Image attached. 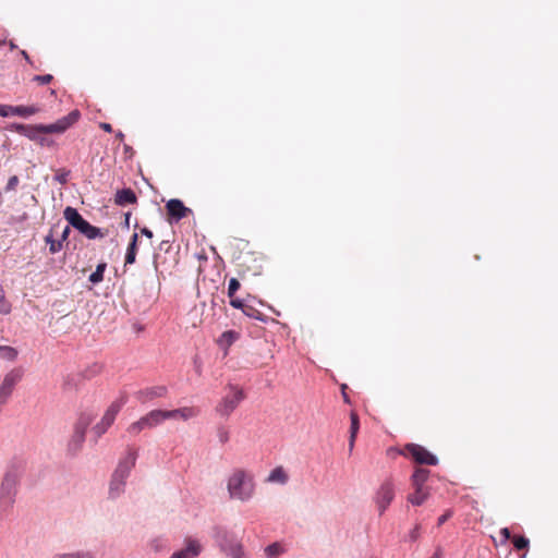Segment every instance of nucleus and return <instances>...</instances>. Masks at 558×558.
Here are the masks:
<instances>
[{
	"mask_svg": "<svg viewBox=\"0 0 558 558\" xmlns=\"http://www.w3.org/2000/svg\"><path fill=\"white\" fill-rule=\"evenodd\" d=\"M81 114L78 110L71 111L68 116L62 117L58 121L51 124H37V125H27L22 123H12L9 125V130L12 132H16L20 135L27 137L31 141H39V135L57 133H64L70 126L75 124Z\"/></svg>",
	"mask_w": 558,
	"mask_h": 558,
	"instance_id": "nucleus-1",
	"label": "nucleus"
},
{
	"mask_svg": "<svg viewBox=\"0 0 558 558\" xmlns=\"http://www.w3.org/2000/svg\"><path fill=\"white\" fill-rule=\"evenodd\" d=\"M229 497L239 501L250 500L255 493L253 474L241 468L233 469L227 480Z\"/></svg>",
	"mask_w": 558,
	"mask_h": 558,
	"instance_id": "nucleus-2",
	"label": "nucleus"
},
{
	"mask_svg": "<svg viewBox=\"0 0 558 558\" xmlns=\"http://www.w3.org/2000/svg\"><path fill=\"white\" fill-rule=\"evenodd\" d=\"M136 459L137 450L129 448L126 456L119 462L118 468L112 475V480L110 482L111 497H117L123 492L125 481L131 470L135 466Z\"/></svg>",
	"mask_w": 558,
	"mask_h": 558,
	"instance_id": "nucleus-3",
	"label": "nucleus"
},
{
	"mask_svg": "<svg viewBox=\"0 0 558 558\" xmlns=\"http://www.w3.org/2000/svg\"><path fill=\"white\" fill-rule=\"evenodd\" d=\"M93 422L89 413H81L73 424L72 434L66 442V452L70 456H76L83 448L85 435L88 426Z\"/></svg>",
	"mask_w": 558,
	"mask_h": 558,
	"instance_id": "nucleus-4",
	"label": "nucleus"
},
{
	"mask_svg": "<svg viewBox=\"0 0 558 558\" xmlns=\"http://www.w3.org/2000/svg\"><path fill=\"white\" fill-rule=\"evenodd\" d=\"M63 216L73 228L77 229L86 238L96 239L102 235L100 229L92 226L75 208L68 206L63 211Z\"/></svg>",
	"mask_w": 558,
	"mask_h": 558,
	"instance_id": "nucleus-5",
	"label": "nucleus"
},
{
	"mask_svg": "<svg viewBox=\"0 0 558 558\" xmlns=\"http://www.w3.org/2000/svg\"><path fill=\"white\" fill-rule=\"evenodd\" d=\"M165 422L163 410L155 409L133 422L126 428L128 434L137 436L143 430L153 429Z\"/></svg>",
	"mask_w": 558,
	"mask_h": 558,
	"instance_id": "nucleus-6",
	"label": "nucleus"
},
{
	"mask_svg": "<svg viewBox=\"0 0 558 558\" xmlns=\"http://www.w3.org/2000/svg\"><path fill=\"white\" fill-rule=\"evenodd\" d=\"M126 401L128 397L123 395L120 396L109 405L104 416L101 417L100 422L97 423L93 428V432L96 434L97 437L104 435L107 432V429L113 424L118 413L126 403Z\"/></svg>",
	"mask_w": 558,
	"mask_h": 558,
	"instance_id": "nucleus-7",
	"label": "nucleus"
},
{
	"mask_svg": "<svg viewBox=\"0 0 558 558\" xmlns=\"http://www.w3.org/2000/svg\"><path fill=\"white\" fill-rule=\"evenodd\" d=\"M399 453L407 458H411L417 464L436 465L438 463L436 456L417 444L405 445Z\"/></svg>",
	"mask_w": 558,
	"mask_h": 558,
	"instance_id": "nucleus-8",
	"label": "nucleus"
},
{
	"mask_svg": "<svg viewBox=\"0 0 558 558\" xmlns=\"http://www.w3.org/2000/svg\"><path fill=\"white\" fill-rule=\"evenodd\" d=\"M244 399V392L238 387L230 386L228 393L217 405L216 411L225 417H228Z\"/></svg>",
	"mask_w": 558,
	"mask_h": 558,
	"instance_id": "nucleus-9",
	"label": "nucleus"
},
{
	"mask_svg": "<svg viewBox=\"0 0 558 558\" xmlns=\"http://www.w3.org/2000/svg\"><path fill=\"white\" fill-rule=\"evenodd\" d=\"M395 498V485L391 480H386L377 489L374 500L379 515L388 509Z\"/></svg>",
	"mask_w": 558,
	"mask_h": 558,
	"instance_id": "nucleus-10",
	"label": "nucleus"
},
{
	"mask_svg": "<svg viewBox=\"0 0 558 558\" xmlns=\"http://www.w3.org/2000/svg\"><path fill=\"white\" fill-rule=\"evenodd\" d=\"M167 395L168 388L163 385H157L137 390L134 397L141 403H148L156 399L166 398Z\"/></svg>",
	"mask_w": 558,
	"mask_h": 558,
	"instance_id": "nucleus-11",
	"label": "nucleus"
},
{
	"mask_svg": "<svg viewBox=\"0 0 558 558\" xmlns=\"http://www.w3.org/2000/svg\"><path fill=\"white\" fill-rule=\"evenodd\" d=\"M168 220L170 222L175 221L187 217L192 214V209L187 208L182 201L178 198H172L166 204Z\"/></svg>",
	"mask_w": 558,
	"mask_h": 558,
	"instance_id": "nucleus-12",
	"label": "nucleus"
},
{
	"mask_svg": "<svg viewBox=\"0 0 558 558\" xmlns=\"http://www.w3.org/2000/svg\"><path fill=\"white\" fill-rule=\"evenodd\" d=\"M39 110L40 109L37 106L0 105V117L19 116L23 118H28L33 114L38 113Z\"/></svg>",
	"mask_w": 558,
	"mask_h": 558,
	"instance_id": "nucleus-13",
	"label": "nucleus"
},
{
	"mask_svg": "<svg viewBox=\"0 0 558 558\" xmlns=\"http://www.w3.org/2000/svg\"><path fill=\"white\" fill-rule=\"evenodd\" d=\"M17 476L14 473H7L0 487V498L11 504L16 492Z\"/></svg>",
	"mask_w": 558,
	"mask_h": 558,
	"instance_id": "nucleus-14",
	"label": "nucleus"
},
{
	"mask_svg": "<svg viewBox=\"0 0 558 558\" xmlns=\"http://www.w3.org/2000/svg\"><path fill=\"white\" fill-rule=\"evenodd\" d=\"M218 542L221 550L231 558H245L242 545L238 542H229L226 533H223L222 537H219Z\"/></svg>",
	"mask_w": 558,
	"mask_h": 558,
	"instance_id": "nucleus-15",
	"label": "nucleus"
},
{
	"mask_svg": "<svg viewBox=\"0 0 558 558\" xmlns=\"http://www.w3.org/2000/svg\"><path fill=\"white\" fill-rule=\"evenodd\" d=\"M202 551V545L193 538H186L185 547L171 555L170 558H195Z\"/></svg>",
	"mask_w": 558,
	"mask_h": 558,
	"instance_id": "nucleus-16",
	"label": "nucleus"
},
{
	"mask_svg": "<svg viewBox=\"0 0 558 558\" xmlns=\"http://www.w3.org/2000/svg\"><path fill=\"white\" fill-rule=\"evenodd\" d=\"M198 414L197 409L193 407H184L175 410H163V416L166 420L181 418L183 421L195 417Z\"/></svg>",
	"mask_w": 558,
	"mask_h": 558,
	"instance_id": "nucleus-17",
	"label": "nucleus"
},
{
	"mask_svg": "<svg viewBox=\"0 0 558 558\" xmlns=\"http://www.w3.org/2000/svg\"><path fill=\"white\" fill-rule=\"evenodd\" d=\"M137 197L133 190L123 189L116 193L114 202L118 205L124 206L136 203Z\"/></svg>",
	"mask_w": 558,
	"mask_h": 558,
	"instance_id": "nucleus-18",
	"label": "nucleus"
},
{
	"mask_svg": "<svg viewBox=\"0 0 558 558\" xmlns=\"http://www.w3.org/2000/svg\"><path fill=\"white\" fill-rule=\"evenodd\" d=\"M413 488L414 493L408 496V500L414 506H421L427 499L429 493L425 487Z\"/></svg>",
	"mask_w": 558,
	"mask_h": 558,
	"instance_id": "nucleus-19",
	"label": "nucleus"
},
{
	"mask_svg": "<svg viewBox=\"0 0 558 558\" xmlns=\"http://www.w3.org/2000/svg\"><path fill=\"white\" fill-rule=\"evenodd\" d=\"M350 420H351V426H350L349 450L352 451L354 444H355L356 435H357V432L360 428V422H359V416L355 412H351Z\"/></svg>",
	"mask_w": 558,
	"mask_h": 558,
	"instance_id": "nucleus-20",
	"label": "nucleus"
},
{
	"mask_svg": "<svg viewBox=\"0 0 558 558\" xmlns=\"http://www.w3.org/2000/svg\"><path fill=\"white\" fill-rule=\"evenodd\" d=\"M240 337V333L234 330L225 331L218 339V344L225 349L231 347Z\"/></svg>",
	"mask_w": 558,
	"mask_h": 558,
	"instance_id": "nucleus-21",
	"label": "nucleus"
},
{
	"mask_svg": "<svg viewBox=\"0 0 558 558\" xmlns=\"http://www.w3.org/2000/svg\"><path fill=\"white\" fill-rule=\"evenodd\" d=\"M137 241H138V234L134 233L131 238V242L126 250L125 264H134L135 263L136 254H137Z\"/></svg>",
	"mask_w": 558,
	"mask_h": 558,
	"instance_id": "nucleus-22",
	"label": "nucleus"
},
{
	"mask_svg": "<svg viewBox=\"0 0 558 558\" xmlns=\"http://www.w3.org/2000/svg\"><path fill=\"white\" fill-rule=\"evenodd\" d=\"M429 476V471L426 469L418 468L414 471L411 481L413 487H424L425 482Z\"/></svg>",
	"mask_w": 558,
	"mask_h": 558,
	"instance_id": "nucleus-23",
	"label": "nucleus"
},
{
	"mask_svg": "<svg viewBox=\"0 0 558 558\" xmlns=\"http://www.w3.org/2000/svg\"><path fill=\"white\" fill-rule=\"evenodd\" d=\"M288 478L289 477L284 469L282 466H277L270 472L267 481L270 483L286 484Z\"/></svg>",
	"mask_w": 558,
	"mask_h": 558,
	"instance_id": "nucleus-24",
	"label": "nucleus"
},
{
	"mask_svg": "<svg viewBox=\"0 0 558 558\" xmlns=\"http://www.w3.org/2000/svg\"><path fill=\"white\" fill-rule=\"evenodd\" d=\"M17 357V350L10 345H0V359L5 361H14Z\"/></svg>",
	"mask_w": 558,
	"mask_h": 558,
	"instance_id": "nucleus-25",
	"label": "nucleus"
},
{
	"mask_svg": "<svg viewBox=\"0 0 558 558\" xmlns=\"http://www.w3.org/2000/svg\"><path fill=\"white\" fill-rule=\"evenodd\" d=\"M107 268L106 263H100L97 265L96 270L89 276L88 280L93 284H97L104 280V274Z\"/></svg>",
	"mask_w": 558,
	"mask_h": 558,
	"instance_id": "nucleus-26",
	"label": "nucleus"
},
{
	"mask_svg": "<svg viewBox=\"0 0 558 558\" xmlns=\"http://www.w3.org/2000/svg\"><path fill=\"white\" fill-rule=\"evenodd\" d=\"M45 241L47 244H49V252L51 254H56L58 253L59 251H61L62 248V242L59 240V241H56L53 240L52 238V234H48L46 238H45Z\"/></svg>",
	"mask_w": 558,
	"mask_h": 558,
	"instance_id": "nucleus-27",
	"label": "nucleus"
},
{
	"mask_svg": "<svg viewBox=\"0 0 558 558\" xmlns=\"http://www.w3.org/2000/svg\"><path fill=\"white\" fill-rule=\"evenodd\" d=\"M265 553L269 558H276L283 553V547L279 543H274L266 547Z\"/></svg>",
	"mask_w": 558,
	"mask_h": 558,
	"instance_id": "nucleus-28",
	"label": "nucleus"
},
{
	"mask_svg": "<svg viewBox=\"0 0 558 558\" xmlns=\"http://www.w3.org/2000/svg\"><path fill=\"white\" fill-rule=\"evenodd\" d=\"M512 543L515 549L523 550L527 549L530 541L525 536H513Z\"/></svg>",
	"mask_w": 558,
	"mask_h": 558,
	"instance_id": "nucleus-29",
	"label": "nucleus"
},
{
	"mask_svg": "<svg viewBox=\"0 0 558 558\" xmlns=\"http://www.w3.org/2000/svg\"><path fill=\"white\" fill-rule=\"evenodd\" d=\"M241 283L236 278H231L228 286V296L235 295V292L240 289Z\"/></svg>",
	"mask_w": 558,
	"mask_h": 558,
	"instance_id": "nucleus-30",
	"label": "nucleus"
},
{
	"mask_svg": "<svg viewBox=\"0 0 558 558\" xmlns=\"http://www.w3.org/2000/svg\"><path fill=\"white\" fill-rule=\"evenodd\" d=\"M11 310V303L3 295H0V313L7 315Z\"/></svg>",
	"mask_w": 558,
	"mask_h": 558,
	"instance_id": "nucleus-31",
	"label": "nucleus"
},
{
	"mask_svg": "<svg viewBox=\"0 0 558 558\" xmlns=\"http://www.w3.org/2000/svg\"><path fill=\"white\" fill-rule=\"evenodd\" d=\"M69 175H70V171L64 170V169H60V170L57 171L54 179L59 183L65 184L68 182Z\"/></svg>",
	"mask_w": 558,
	"mask_h": 558,
	"instance_id": "nucleus-32",
	"label": "nucleus"
},
{
	"mask_svg": "<svg viewBox=\"0 0 558 558\" xmlns=\"http://www.w3.org/2000/svg\"><path fill=\"white\" fill-rule=\"evenodd\" d=\"M229 299H230V305L234 308H239V310L243 311V308L246 305L243 300L235 298V295L229 296Z\"/></svg>",
	"mask_w": 558,
	"mask_h": 558,
	"instance_id": "nucleus-33",
	"label": "nucleus"
},
{
	"mask_svg": "<svg viewBox=\"0 0 558 558\" xmlns=\"http://www.w3.org/2000/svg\"><path fill=\"white\" fill-rule=\"evenodd\" d=\"M217 436L221 444H226L229 441V430L226 427L218 428Z\"/></svg>",
	"mask_w": 558,
	"mask_h": 558,
	"instance_id": "nucleus-34",
	"label": "nucleus"
},
{
	"mask_svg": "<svg viewBox=\"0 0 558 558\" xmlns=\"http://www.w3.org/2000/svg\"><path fill=\"white\" fill-rule=\"evenodd\" d=\"M52 80H53V76L51 74L34 76V81L41 85L49 84V83H51Z\"/></svg>",
	"mask_w": 558,
	"mask_h": 558,
	"instance_id": "nucleus-35",
	"label": "nucleus"
},
{
	"mask_svg": "<svg viewBox=\"0 0 558 558\" xmlns=\"http://www.w3.org/2000/svg\"><path fill=\"white\" fill-rule=\"evenodd\" d=\"M58 558H92V556L89 554L73 553L60 555Z\"/></svg>",
	"mask_w": 558,
	"mask_h": 558,
	"instance_id": "nucleus-36",
	"label": "nucleus"
},
{
	"mask_svg": "<svg viewBox=\"0 0 558 558\" xmlns=\"http://www.w3.org/2000/svg\"><path fill=\"white\" fill-rule=\"evenodd\" d=\"M19 184V178L16 175H13L9 179L8 183H7V191H12V190H15V187L17 186Z\"/></svg>",
	"mask_w": 558,
	"mask_h": 558,
	"instance_id": "nucleus-37",
	"label": "nucleus"
},
{
	"mask_svg": "<svg viewBox=\"0 0 558 558\" xmlns=\"http://www.w3.org/2000/svg\"><path fill=\"white\" fill-rule=\"evenodd\" d=\"M409 537L412 542H415L420 537V525L416 524L409 533Z\"/></svg>",
	"mask_w": 558,
	"mask_h": 558,
	"instance_id": "nucleus-38",
	"label": "nucleus"
},
{
	"mask_svg": "<svg viewBox=\"0 0 558 558\" xmlns=\"http://www.w3.org/2000/svg\"><path fill=\"white\" fill-rule=\"evenodd\" d=\"M248 317H255V314L258 313L253 306L245 305L242 311Z\"/></svg>",
	"mask_w": 558,
	"mask_h": 558,
	"instance_id": "nucleus-39",
	"label": "nucleus"
},
{
	"mask_svg": "<svg viewBox=\"0 0 558 558\" xmlns=\"http://www.w3.org/2000/svg\"><path fill=\"white\" fill-rule=\"evenodd\" d=\"M451 514H452L451 511H447L446 513L440 515L438 518V526L442 525L451 517Z\"/></svg>",
	"mask_w": 558,
	"mask_h": 558,
	"instance_id": "nucleus-40",
	"label": "nucleus"
},
{
	"mask_svg": "<svg viewBox=\"0 0 558 558\" xmlns=\"http://www.w3.org/2000/svg\"><path fill=\"white\" fill-rule=\"evenodd\" d=\"M500 534L502 535L505 542L511 538V534L508 527H502L500 530Z\"/></svg>",
	"mask_w": 558,
	"mask_h": 558,
	"instance_id": "nucleus-41",
	"label": "nucleus"
},
{
	"mask_svg": "<svg viewBox=\"0 0 558 558\" xmlns=\"http://www.w3.org/2000/svg\"><path fill=\"white\" fill-rule=\"evenodd\" d=\"M99 126H100L105 132H108V133L112 132V126H111V124H110V123L101 122V123L99 124Z\"/></svg>",
	"mask_w": 558,
	"mask_h": 558,
	"instance_id": "nucleus-42",
	"label": "nucleus"
},
{
	"mask_svg": "<svg viewBox=\"0 0 558 558\" xmlns=\"http://www.w3.org/2000/svg\"><path fill=\"white\" fill-rule=\"evenodd\" d=\"M71 230H70V227L66 226L62 232V235H61V242L65 241L70 234Z\"/></svg>",
	"mask_w": 558,
	"mask_h": 558,
	"instance_id": "nucleus-43",
	"label": "nucleus"
},
{
	"mask_svg": "<svg viewBox=\"0 0 558 558\" xmlns=\"http://www.w3.org/2000/svg\"><path fill=\"white\" fill-rule=\"evenodd\" d=\"M141 233L147 236L148 239L153 238V232L146 227L141 229Z\"/></svg>",
	"mask_w": 558,
	"mask_h": 558,
	"instance_id": "nucleus-44",
	"label": "nucleus"
},
{
	"mask_svg": "<svg viewBox=\"0 0 558 558\" xmlns=\"http://www.w3.org/2000/svg\"><path fill=\"white\" fill-rule=\"evenodd\" d=\"M36 143H38L41 146L50 145V142L44 135H39V141H36Z\"/></svg>",
	"mask_w": 558,
	"mask_h": 558,
	"instance_id": "nucleus-45",
	"label": "nucleus"
},
{
	"mask_svg": "<svg viewBox=\"0 0 558 558\" xmlns=\"http://www.w3.org/2000/svg\"><path fill=\"white\" fill-rule=\"evenodd\" d=\"M430 558H442V551L440 548H437Z\"/></svg>",
	"mask_w": 558,
	"mask_h": 558,
	"instance_id": "nucleus-46",
	"label": "nucleus"
},
{
	"mask_svg": "<svg viewBox=\"0 0 558 558\" xmlns=\"http://www.w3.org/2000/svg\"><path fill=\"white\" fill-rule=\"evenodd\" d=\"M20 53L23 56V58L28 62L32 63L31 58L28 53L25 50H21Z\"/></svg>",
	"mask_w": 558,
	"mask_h": 558,
	"instance_id": "nucleus-47",
	"label": "nucleus"
},
{
	"mask_svg": "<svg viewBox=\"0 0 558 558\" xmlns=\"http://www.w3.org/2000/svg\"><path fill=\"white\" fill-rule=\"evenodd\" d=\"M116 137H117V140H119V141H123V140H124V134H123L121 131H119V132L116 134Z\"/></svg>",
	"mask_w": 558,
	"mask_h": 558,
	"instance_id": "nucleus-48",
	"label": "nucleus"
},
{
	"mask_svg": "<svg viewBox=\"0 0 558 558\" xmlns=\"http://www.w3.org/2000/svg\"><path fill=\"white\" fill-rule=\"evenodd\" d=\"M130 217H131V214H130V213L125 215V221H124V222H125V226H126V227H129V223H130Z\"/></svg>",
	"mask_w": 558,
	"mask_h": 558,
	"instance_id": "nucleus-49",
	"label": "nucleus"
},
{
	"mask_svg": "<svg viewBox=\"0 0 558 558\" xmlns=\"http://www.w3.org/2000/svg\"><path fill=\"white\" fill-rule=\"evenodd\" d=\"M9 47H10L11 50L16 49V45L13 41L9 43Z\"/></svg>",
	"mask_w": 558,
	"mask_h": 558,
	"instance_id": "nucleus-50",
	"label": "nucleus"
},
{
	"mask_svg": "<svg viewBox=\"0 0 558 558\" xmlns=\"http://www.w3.org/2000/svg\"><path fill=\"white\" fill-rule=\"evenodd\" d=\"M154 264H155V268H156V269H158V262H157V258H155Z\"/></svg>",
	"mask_w": 558,
	"mask_h": 558,
	"instance_id": "nucleus-51",
	"label": "nucleus"
},
{
	"mask_svg": "<svg viewBox=\"0 0 558 558\" xmlns=\"http://www.w3.org/2000/svg\"><path fill=\"white\" fill-rule=\"evenodd\" d=\"M4 43H5L4 40H0V46L4 45Z\"/></svg>",
	"mask_w": 558,
	"mask_h": 558,
	"instance_id": "nucleus-52",
	"label": "nucleus"
}]
</instances>
